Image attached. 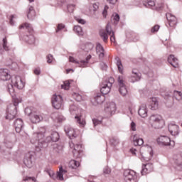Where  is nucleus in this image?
I'll list each match as a JSON object with an SVG mask.
<instances>
[{"label":"nucleus","mask_w":182,"mask_h":182,"mask_svg":"<svg viewBox=\"0 0 182 182\" xmlns=\"http://www.w3.org/2000/svg\"><path fill=\"white\" fill-rule=\"evenodd\" d=\"M94 100L97 103V105H102L105 102V95L102 93L98 92L95 95Z\"/></svg>","instance_id":"b1692460"},{"label":"nucleus","mask_w":182,"mask_h":182,"mask_svg":"<svg viewBox=\"0 0 182 182\" xmlns=\"http://www.w3.org/2000/svg\"><path fill=\"white\" fill-rule=\"evenodd\" d=\"M65 28V26L62 23H60L58 25L56 32H59V31H61V29H63Z\"/></svg>","instance_id":"e2e57ef3"},{"label":"nucleus","mask_w":182,"mask_h":182,"mask_svg":"<svg viewBox=\"0 0 182 182\" xmlns=\"http://www.w3.org/2000/svg\"><path fill=\"white\" fill-rule=\"evenodd\" d=\"M134 146H143L144 141L141 138H137V135L134 136L133 139Z\"/></svg>","instance_id":"c756f323"},{"label":"nucleus","mask_w":182,"mask_h":182,"mask_svg":"<svg viewBox=\"0 0 182 182\" xmlns=\"http://www.w3.org/2000/svg\"><path fill=\"white\" fill-rule=\"evenodd\" d=\"M159 29H160V26L156 25V26H154L151 29V32H152V33L157 32V31H159Z\"/></svg>","instance_id":"4d7b16f0"},{"label":"nucleus","mask_w":182,"mask_h":182,"mask_svg":"<svg viewBox=\"0 0 182 182\" xmlns=\"http://www.w3.org/2000/svg\"><path fill=\"white\" fill-rule=\"evenodd\" d=\"M106 32L108 35H112L113 34V31H112V27L109 25H107Z\"/></svg>","instance_id":"3c124183"},{"label":"nucleus","mask_w":182,"mask_h":182,"mask_svg":"<svg viewBox=\"0 0 182 182\" xmlns=\"http://www.w3.org/2000/svg\"><path fill=\"white\" fill-rule=\"evenodd\" d=\"M173 161L178 170H182V154H178L174 155Z\"/></svg>","instance_id":"2eb2a0df"},{"label":"nucleus","mask_w":182,"mask_h":182,"mask_svg":"<svg viewBox=\"0 0 182 182\" xmlns=\"http://www.w3.org/2000/svg\"><path fill=\"white\" fill-rule=\"evenodd\" d=\"M45 133H46V127H43L39 128V132L34 133L33 134L31 143L36 144V147L38 149H43L48 147V143L43 140L45 137Z\"/></svg>","instance_id":"f257e3e1"},{"label":"nucleus","mask_w":182,"mask_h":182,"mask_svg":"<svg viewBox=\"0 0 182 182\" xmlns=\"http://www.w3.org/2000/svg\"><path fill=\"white\" fill-rule=\"evenodd\" d=\"M92 59V55H89L86 57L85 60H82L80 61V68H86L87 64L89 63V60Z\"/></svg>","instance_id":"c85d7f7f"},{"label":"nucleus","mask_w":182,"mask_h":182,"mask_svg":"<svg viewBox=\"0 0 182 182\" xmlns=\"http://www.w3.org/2000/svg\"><path fill=\"white\" fill-rule=\"evenodd\" d=\"M137 79V76H136V75H133L131 77V82H132V83H134V82H139V80H136Z\"/></svg>","instance_id":"bf43d9fd"},{"label":"nucleus","mask_w":182,"mask_h":182,"mask_svg":"<svg viewBox=\"0 0 182 182\" xmlns=\"http://www.w3.org/2000/svg\"><path fill=\"white\" fill-rule=\"evenodd\" d=\"M68 11L72 13L75 11V5L74 4H68L67 5Z\"/></svg>","instance_id":"49530a36"},{"label":"nucleus","mask_w":182,"mask_h":182,"mask_svg":"<svg viewBox=\"0 0 182 182\" xmlns=\"http://www.w3.org/2000/svg\"><path fill=\"white\" fill-rule=\"evenodd\" d=\"M149 122L154 129H161L164 126V120L161 115L154 114L149 117Z\"/></svg>","instance_id":"20e7f679"},{"label":"nucleus","mask_w":182,"mask_h":182,"mask_svg":"<svg viewBox=\"0 0 182 182\" xmlns=\"http://www.w3.org/2000/svg\"><path fill=\"white\" fill-rule=\"evenodd\" d=\"M114 83V78L112 77L108 78L105 81H104L101 85V89H100L101 95H108V93H110L112 86H113Z\"/></svg>","instance_id":"39448f33"},{"label":"nucleus","mask_w":182,"mask_h":182,"mask_svg":"<svg viewBox=\"0 0 182 182\" xmlns=\"http://www.w3.org/2000/svg\"><path fill=\"white\" fill-rule=\"evenodd\" d=\"M74 32L77 33V35H83V31L82 30V27L80 26H74Z\"/></svg>","instance_id":"c9c22d12"},{"label":"nucleus","mask_w":182,"mask_h":182,"mask_svg":"<svg viewBox=\"0 0 182 182\" xmlns=\"http://www.w3.org/2000/svg\"><path fill=\"white\" fill-rule=\"evenodd\" d=\"M157 143L159 146H170L171 139L167 136H161L157 139Z\"/></svg>","instance_id":"f8f14e48"},{"label":"nucleus","mask_w":182,"mask_h":182,"mask_svg":"<svg viewBox=\"0 0 182 182\" xmlns=\"http://www.w3.org/2000/svg\"><path fill=\"white\" fill-rule=\"evenodd\" d=\"M111 42H114V43L116 42V37H114V32H112V34L110 37Z\"/></svg>","instance_id":"774afa93"},{"label":"nucleus","mask_w":182,"mask_h":182,"mask_svg":"<svg viewBox=\"0 0 182 182\" xmlns=\"http://www.w3.org/2000/svg\"><path fill=\"white\" fill-rule=\"evenodd\" d=\"M132 75H135V76H136V80H140L141 77V74H140L139 71H137L136 70H133Z\"/></svg>","instance_id":"37998d69"},{"label":"nucleus","mask_w":182,"mask_h":182,"mask_svg":"<svg viewBox=\"0 0 182 182\" xmlns=\"http://www.w3.org/2000/svg\"><path fill=\"white\" fill-rule=\"evenodd\" d=\"M92 11H94V15H97V12H96L97 11V9H99V5H97V4H92Z\"/></svg>","instance_id":"de8ad7c7"},{"label":"nucleus","mask_w":182,"mask_h":182,"mask_svg":"<svg viewBox=\"0 0 182 182\" xmlns=\"http://www.w3.org/2000/svg\"><path fill=\"white\" fill-rule=\"evenodd\" d=\"M69 60H70V62H72L73 63H77V65H78V66L80 67V61H77V60H75V58L70 56Z\"/></svg>","instance_id":"8fccbe9b"},{"label":"nucleus","mask_w":182,"mask_h":182,"mask_svg":"<svg viewBox=\"0 0 182 182\" xmlns=\"http://www.w3.org/2000/svg\"><path fill=\"white\" fill-rule=\"evenodd\" d=\"M0 79L4 82L11 79V74H9V70L8 69H0Z\"/></svg>","instance_id":"4468645a"},{"label":"nucleus","mask_w":182,"mask_h":182,"mask_svg":"<svg viewBox=\"0 0 182 182\" xmlns=\"http://www.w3.org/2000/svg\"><path fill=\"white\" fill-rule=\"evenodd\" d=\"M107 9H109V7L107 6H105V8H104V10L102 11L103 18H107Z\"/></svg>","instance_id":"603ef678"},{"label":"nucleus","mask_w":182,"mask_h":182,"mask_svg":"<svg viewBox=\"0 0 182 182\" xmlns=\"http://www.w3.org/2000/svg\"><path fill=\"white\" fill-rule=\"evenodd\" d=\"M73 97L77 102H80L82 100V95H80L79 93L73 92Z\"/></svg>","instance_id":"4c0bfd02"},{"label":"nucleus","mask_w":182,"mask_h":182,"mask_svg":"<svg viewBox=\"0 0 182 182\" xmlns=\"http://www.w3.org/2000/svg\"><path fill=\"white\" fill-rule=\"evenodd\" d=\"M168 129L171 136H178L180 134V127L176 124H169L168 125Z\"/></svg>","instance_id":"9d476101"},{"label":"nucleus","mask_w":182,"mask_h":182,"mask_svg":"<svg viewBox=\"0 0 182 182\" xmlns=\"http://www.w3.org/2000/svg\"><path fill=\"white\" fill-rule=\"evenodd\" d=\"M103 171H104V174H110L112 171L109 169V167H106L104 168Z\"/></svg>","instance_id":"0e129e2a"},{"label":"nucleus","mask_w":182,"mask_h":182,"mask_svg":"<svg viewBox=\"0 0 182 182\" xmlns=\"http://www.w3.org/2000/svg\"><path fill=\"white\" fill-rule=\"evenodd\" d=\"M96 52L98 53L100 59L105 58V48H103V46L100 43H97Z\"/></svg>","instance_id":"5701e85b"},{"label":"nucleus","mask_w":182,"mask_h":182,"mask_svg":"<svg viewBox=\"0 0 182 182\" xmlns=\"http://www.w3.org/2000/svg\"><path fill=\"white\" fill-rule=\"evenodd\" d=\"M45 171H46L48 173V175L50 176V177L51 178H53V180H55V178H56V177L55 176V172L53 170L47 168H46Z\"/></svg>","instance_id":"ea45409f"},{"label":"nucleus","mask_w":182,"mask_h":182,"mask_svg":"<svg viewBox=\"0 0 182 182\" xmlns=\"http://www.w3.org/2000/svg\"><path fill=\"white\" fill-rule=\"evenodd\" d=\"M115 60H117V66L118 68L119 72L123 74V65L122 64V61L120 60V58H119V57H117Z\"/></svg>","instance_id":"72a5a7b5"},{"label":"nucleus","mask_w":182,"mask_h":182,"mask_svg":"<svg viewBox=\"0 0 182 182\" xmlns=\"http://www.w3.org/2000/svg\"><path fill=\"white\" fill-rule=\"evenodd\" d=\"M109 141L112 146H117V144L119 143V139L115 137L112 138Z\"/></svg>","instance_id":"79ce46f5"},{"label":"nucleus","mask_w":182,"mask_h":182,"mask_svg":"<svg viewBox=\"0 0 182 182\" xmlns=\"http://www.w3.org/2000/svg\"><path fill=\"white\" fill-rule=\"evenodd\" d=\"M138 114L141 117H147V105L146 104H142L138 110Z\"/></svg>","instance_id":"412c9836"},{"label":"nucleus","mask_w":182,"mask_h":182,"mask_svg":"<svg viewBox=\"0 0 182 182\" xmlns=\"http://www.w3.org/2000/svg\"><path fill=\"white\" fill-rule=\"evenodd\" d=\"M112 18H113L114 23H115V25H117V23H119V21H120V16H119L117 14H115L112 15Z\"/></svg>","instance_id":"a19ab883"},{"label":"nucleus","mask_w":182,"mask_h":182,"mask_svg":"<svg viewBox=\"0 0 182 182\" xmlns=\"http://www.w3.org/2000/svg\"><path fill=\"white\" fill-rule=\"evenodd\" d=\"M131 130H132V132H136V123H134V122H132L131 123Z\"/></svg>","instance_id":"680f3d73"},{"label":"nucleus","mask_w":182,"mask_h":182,"mask_svg":"<svg viewBox=\"0 0 182 182\" xmlns=\"http://www.w3.org/2000/svg\"><path fill=\"white\" fill-rule=\"evenodd\" d=\"M143 166H144V168H146V170L149 171V173L150 171H153V164H144Z\"/></svg>","instance_id":"c03bdc74"},{"label":"nucleus","mask_w":182,"mask_h":182,"mask_svg":"<svg viewBox=\"0 0 182 182\" xmlns=\"http://www.w3.org/2000/svg\"><path fill=\"white\" fill-rule=\"evenodd\" d=\"M100 36L101 38H102L104 42H107V39H109V36H107L106 32H105V31H100Z\"/></svg>","instance_id":"58836bf2"},{"label":"nucleus","mask_w":182,"mask_h":182,"mask_svg":"<svg viewBox=\"0 0 182 182\" xmlns=\"http://www.w3.org/2000/svg\"><path fill=\"white\" fill-rule=\"evenodd\" d=\"M25 113L26 116L29 117L31 123H39V122L42 120V117L41 116L32 112L29 108L25 109Z\"/></svg>","instance_id":"0eeeda50"},{"label":"nucleus","mask_w":182,"mask_h":182,"mask_svg":"<svg viewBox=\"0 0 182 182\" xmlns=\"http://www.w3.org/2000/svg\"><path fill=\"white\" fill-rule=\"evenodd\" d=\"M33 157V156L31 154H27L24 158V161L23 163L25 164V166H26V167H28V168H31V167H32V158Z\"/></svg>","instance_id":"4be33fe9"},{"label":"nucleus","mask_w":182,"mask_h":182,"mask_svg":"<svg viewBox=\"0 0 182 182\" xmlns=\"http://www.w3.org/2000/svg\"><path fill=\"white\" fill-rule=\"evenodd\" d=\"M137 176L132 170H126L124 172V180L125 182H136Z\"/></svg>","instance_id":"1a4fd4ad"},{"label":"nucleus","mask_w":182,"mask_h":182,"mask_svg":"<svg viewBox=\"0 0 182 182\" xmlns=\"http://www.w3.org/2000/svg\"><path fill=\"white\" fill-rule=\"evenodd\" d=\"M75 21H77L78 23H81L82 25H85L86 23V21L84 19H82L79 17H76Z\"/></svg>","instance_id":"5fc2aeb1"},{"label":"nucleus","mask_w":182,"mask_h":182,"mask_svg":"<svg viewBox=\"0 0 182 182\" xmlns=\"http://www.w3.org/2000/svg\"><path fill=\"white\" fill-rule=\"evenodd\" d=\"M167 21L169 23V26L171 28H175L176 25H177V18L176 17V16L171 14V13H167L166 14Z\"/></svg>","instance_id":"ddd939ff"},{"label":"nucleus","mask_w":182,"mask_h":182,"mask_svg":"<svg viewBox=\"0 0 182 182\" xmlns=\"http://www.w3.org/2000/svg\"><path fill=\"white\" fill-rule=\"evenodd\" d=\"M151 157H153V150H151V149L149 151V154L141 152V160H144L145 161H149V160L151 159Z\"/></svg>","instance_id":"a878e982"},{"label":"nucleus","mask_w":182,"mask_h":182,"mask_svg":"<svg viewBox=\"0 0 182 182\" xmlns=\"http://www.w3.org/2000/svg\"><path fill=\"white\" fill-rule=\"evenodd\" d=\"M79 166H80V162L76 160H71L69 163L70 168H73L74 170H76Z\"/></svg>","instance_id":"7c9ffc66"},{"label":"nucleus","mask_w":182,"mask_h":182,"mask_svg":"<svg viewBox=\"0 0 182 182\" xmlns=\"http://www.w3.org/2000/svg\"><path fill=\"white\" fill-rule=\"evenodd\" d=\"M36 16V13L35 12V9H33V6H31L28 9V11L27 13V18L32 21L33 18Z\"/></svg>","instance_id":"bb28decb"},{"label":"nucleus","mask_w":182,"mask_h":182,"mask_svg":"<svg viewBox=\"0 0 182 182\" xmlns=\"http://www.w3.org/2000/svg\"><path fill=\"white\" fill-rule=\"evenodd\" d=\"M59 133L57 132H53L51 133V136H47L44 141H46V143L48 144V143H50V141L56 142L59 140Z\"/></svg>","instance_id":"dca6fc26"},{"label":"nucleus","mask_w":182,"mask_h":182,"mask_svg":"<svg viewBox=\"0 0 182 182\" xmlns=\"http://www.w3.org/2000/svg\"><path fill=\"white\" fill-rule=\"evenodd\" d=\"M173 97H175V99H176V100H181V99H182L181 92H178V91L175 90L173 92Z\"/></svg>","instance_id":"e433bc0d"},{"label":"nucleus","mask_w":182,"mask_h":182,"mask_svg":"<svg viewBox=\"0 0 182 182\" xmlns=\"http://www.w3.org/2000/svg\"><path fill=\"white\" fill-rule=\"evenodd\" d=\"M75 119L77 120V123L80 126V127H85V124H86V122L85 119L80 118V117L75 116Z\"/></svg>","instance_id":"f704fd0d"},{"label":"nucleus","mask_w":182,"mask_h":182,"mask_svg":"<svg viewBox=\"0 0 182 182\" xmlns=\"http://www.w3.org/2000/svg\"><path fill=\"white\" fill-rule=\"evenodd\" d=\"M59 171L63 175V174H66V173H68V171H66L65 169H63V168L62 166L59 167Z\"/></svg>","instance_id":"338daca9"},{"label":"nucleus","mask_w":182,"mask_h":182,"mask_svg":"<svg viewBox=\"0 0 182 182\" xmlns=\"http://www.w3.org/2000/svg\"><path fill=\"white\" fill-rule=\"evenodd\" d=\"M92 123L94 127H97V126H100L103 123V118H94L92 119Z\"/></svg>","instance_id":"473e14b6"},{"label":"nucleus","mask_w":182,"mask_h":182,"mask_svg":"<svg viewBox=\"0 0 182 182\" xmlns=\"http://www.w3.org/2000/svg\"><path fill=\"white\" fill-rule=\"evenodd\" d=\"M70 86V82L69 81L64 82V85H61L62 89H65V90H69V87Z\"/></svg>","instance_id":"a18cd8bd"},{"label":"nucleus","mask_w":182,"mask_h":182,"mask_svg":"<svg viewBox=\"0 0 182 182\" xmlns=\"http://www.w3.org/2000/svg\"><path fill=\"white\" fill-rule=\"evenodd\" d=\"M64 130L68 136L69 139H76L77 137V134H76V131L72 127L67 125L65 127Z\"/></svg>","instance_id":"9b49d317"},{"label":"nucleus","mask_w":182,"mask_h":182,"mask_svg":"<svg viewBox=\"0 0 182 182\" xmlns=\"http://www.w3.org/2000/svg\"><path fill=\"white\" fill-rule=\"evenodd\" d=\"M144 6L146 8H151V9H154L156 6V3L154 0H147V2L144 3Z\"/></svg>","instance_id":"2f4dec72"},{"label":"nucleus","mask_w":182,"mask_h":182,"mask_svg":"<svg viewBox=\"0 0 182 182\" xmlns=\"http://www.w3.org/2000/svg\"><path fill=\"white\" fill-rule=\"evenodd\" d=\"M105 112L109 114H114L116 112V104L113 102L107 103Z\"/></svg>","instance_id":"f3484780"},{"label":"nucleus","mask_w":182,"mask_h":182,"mask_svg":"<svg viewBox=\"0 0 182 182\" xmlns=\"http://www.w3.org/2000/svg\"><path fill=\"white\" fill-rule=\"evenodd\" d=\"M82 149L81 144H75L74 146V150L73 151V153L75 157H80V149Z\"/></svg>","instance_id":"cd10ccee"},{"label":"nucleus","mask_w":182,"mask_h":182,"mask_svg":"<svg viewBox=\"0 0 182 182\" xmlns=\"http://www.w3.org/2000/svg\"><path fill=\"white\" fill-rule=\"evenodd\" d=\"M2 47L3 48L0 47V53L1 55L4 54V50L6 52H9V50H11V47L8 44V39L6 37L3 38L2 39Z\"/></svg>","instance_id":"a211bd4d"},{"label":"nucleus","mask_w":182,"mask_h":182,"mask_svg":"<svg viewBox=\"0 0 182 182\" xmlns=\"http://www.w3.org/2000/svg\"><path fill=\"white\" fill-rule=\"evenodd\" d=\"M57 119L58 122H63V120H65V117H63L62 114H58L57 116Z\"/></svg>","instance_id":"052dcab7"},{"label":"nucleus","mask_w":182,"mask_h":182,"mask_svg":"<svg viewBox=\"0 0 182 182\" xmlns=\"http://www.w3.org/2000/svg\"><path fill=\"white\" fill-rule=\"evenodd\" d=\"M14 127L16 133H21L23 129V121L22 119H17L14 121Z\"/></svg>","instance_id":"6ab92c4d"},{"label":"nucleus","mask_w":182,"mask_h":182,"mask_svg":"<svg viewBox=\"0 0 182 182\" xmlns=\"http://www.w3.org/2000/svg\"><path fill=\"white\" fill-rule=\"evenodd\" d=\"M25 28L30 34L24 36V41L29 45H35L36 43V38L33 36V28L32 25L28 23H24L19 26V29H23Z\"/></svg>","instance_id":"7ed1b4c3"},{"label":"nucleus","mask_w":182,"mask_h":182,"mask_svg":"<svg viewBox=\"0 0 182 182\" xmlns=\"http://www.w3.org/2000/svg\"><path fill=\"white\" fill-rule=\"evenodd\" d=\"M151 105H154V106L151 107V110H156L159 106V102L154 101Z\"/></svg>","instance_id":"6e6d98bb"},{"label":"nucleus","mask_w":182,"mask_h":182,"mask_svg":"<svg viewBox=\"0 0 182 182\" xmlns=\"http://www.w3.org/2000/svg\"><path fill=\"white\" fill-rule=\"evenodd\" d=\"M118 86L119 87V92L122 96L127 95V88H126V81L123 75H119L117 77Z\"/></svg>","instance_id":"423d86ee"},{"label":"nucleus","mask_w":182,"mask_h":182,"mask_svg":"<svg viewBox=\"0 0 182 182\" xmlns=\"http://www.w3.org/2000/svg\"><path fill=\"white\" fill-rule=\"evenodd\" d=\"M56 177H58V178H59V180L60 181H63L64 178H63V175L62 174V173L60 172V171L57 172V175Z\"/></svg>","instance_id":"864d4df0"},{"label":"nucleus","mask_w":182,"mask_h":182,"mask_svg":"<svg viewBox=\"0 0 182 182\" xmlns=\"http://www.w3.org/2000/svg\"><path fill=\"white\" fill-rule=\"evenodd\" d=\"M14 87H16L19 90L23 89V87H25V82L23 81V80H22L21 76H14L11 79V84H9L7 85L9 92L11 96H12V97L15 96V90L14 89Z\"/></svg>","instance_id":"f03ea898"},{"label":"nucleus","mask_w":182,"mask_h":182,"mask_svg":"<svg viewBox=\"0 0 182 182\" xmlns=\"http://www.w3.org/2000/svg\"><path fill=\"white\" fill-rule=\"evenodd\" d=\"M22 102V100H14V112L13 114L9 113L7 116L6 117V119H9V120H12V119L15 118V114H16V106L19 105Z\"/></svg>","instance_id":"aec40b11"},{"label":"nucleus","mask_w":182,"mask_h":182,"mask_svg":"<svg viewBox=\"0 0 182 182\" xmlns=\"http://www.w3.org/2000/svg\"><path fill=\"white\" fill-rule=\"evenodd\" d=\"M168 62L173 68H178V60H177V58H176L173 55H171L168 58Z\"/></svg>","instance_id":"393cba45"},{"label":"nucleus","mask_w":182,"mask_h":182,"mask_svg":"<svg viewBox=\"0 0 182 182\" xmlns=\"http://www.w3.org/2000/svg\"><path fill=\"white\" fill-rule=\"evenodd\" d=\"M75 110H77V107L75 105H71L70 107V112L72 113V112H75Z\"/></svg>","instance_id":"69168bd1"},{"label":"nucleus","mask_w":182,"mask_h":182,"mask_svg":"<svg viewBox=\"0 0 182 182\" xmlns=\"http://www.w3.org/2000/svg\"><path fill=\"white\" fill-rule=\"evenodd\" d=\"M52 105L54 109H59L63 106V98L60 95H53L51 99Z\"/></svg>","instance_id":"6e6552de"},{"label":"nucleus","mask_w":182,"mask_h":182,"mask_svg":"<svg viewBox=\"0 0 182 182\" xmlns=\"http://www.w3.org/2000/svg\"><path fill=\"white\" fill-rule=\"evenodd\" d=\"M148 173H150V172L149 171H147V169H146V168H144V166H142V169L141 171V173L142 174V176L148 174Z\"/></svg>","instance_id":"13d9d810"},{"label":"nucleus","mask_w":182,"mask_h":182,"mask_svg":"<svg viewBox=\"0 0 182 182\" xmlns=\"http://www.w3.org/2000/svg\"><path fill=\"white\" fill-rule=\"evenodd\" d=\"M46 59H47V63H52L53 60V55L52 54H48L46 56Z\"/></svg>","instance_id":"09e8293b"}]
</instances>
